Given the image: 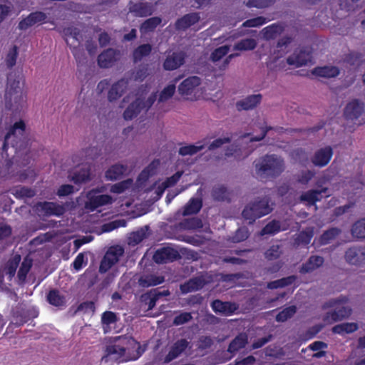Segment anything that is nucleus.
Masks as SVG:
<instances>
[{
	"label": "nucleus",
	"instance_id": "obj_1",
	"mask_svg": "<svg viewBox=\"0 0 365 365\" xmlns=\"http://www.w3.org/2000/svg\"><path fill=\"white\" fill-rule=\"evenodd\" d=\"M255 172L262 180L274 178L285 169L284 159L277 155H265L254 162Z\"/></svg>",
	"mask_w": 365,
	"mask_h": 365
},
{
	"label": "nucleus",
	"instance_id": "obj_2",
	"mask_svg": "<svg viewBox=\"0 0 365 365\" xmlns=\"http://www.w3.org/2000/svg\"><path fill=\"white\" fill-rule=\"evenodd\" d=\"M21 151L26 148L28 139L26 135V124L20 120L11 125L7 131L2 145L3 152H7L9 145Z\"/></svg>",
	"mask_w": 365,
	"mask_h": 365
},
{
	"label": "nucleus",
	"instance_id": "obj_3",
	"mask_svg": "<svg viewBox=\"0 0 365 365\" xmlns=\"http://www.w3.org/2000/svg\"><path fill=\"white\" fill-rule=\"evenodd\" d=\"M6 106L9 108L19 106L24 101V96L20 86V75L11 72L7 76L5 91Z\"/></svg>",
	"mask_w": 365,
	"mask_h": 365
},
{
	"label": "nucleus",
	"instance_id": "obj_4",
	"mask_svg": "<svg viewBox=\"0 0 365 365\" xmlns=\"http://www.w3.org/2000/svg\"><path fill=\"white\" fill-rule=\"evenodd\" d=\"M272 208L269 205V198L264 197L255 200L246 205L242 210V215L249 224H252L257 219L269 214Z\"/></svg>",
	"mask_w": 365,
	"mask_h": 365
},
{
	"label": "nucleus",
	"instance_id": "obj_5",
	"mask_svg": "<svg viewBox=\"0 0 365 365\" xmlns=\"http://www.w3.org/2000/svg\"><path fill=\"white\" fill-rule=\"evenodd\" d=\"M101 192V190L99 188H94L86 193L87 200L84 205L86 210L93 212L100 207L113 202V198L110 195L107 194L98 195Z\"/></svg>",
	"mask_w": 365,
	"mask_h": 365
},
{
	"label": "nucleus",
	"instance_id": "obj_6",
	"mask_svg": "<svg viewBox=\"0 0 365 365\" xmlns=\"http://www.w3.org/2000/svg\"><path fill=\"white\" fill-rule=\"evenodd\" d=\"M341 303V300L337 299H331L327 302L324 307H335L332 312H327L324 317V320L327 321L329 319L333 322L341 321L344 319L348 318L351 314V309L349 307H339L338 305Z\"/></svg>",
	"mask_w": 365,
	"mask_h": 365
},
{
	"label": "nucleus",
	"instance_id": "obj_7",
	"mask_svg": "<svg viewBox=\"0 0 365 365\" xmlns=\"http://www.w3.org/2000/svg\"><path fill=\"white\" fill-rule=\"evenodd\" d=\"M37 210L43 216L61 217L66 212L64 205H60L54 202H39L36 204Z\"/></svg>",
	"mask_w": 365,
	"mask_h": 365
},
{
	"label": "nucleus",
	"instance_id": "obj_8",
	"mask_svg": "<svg viewBox=\"0 0 365 365\" xmlns=\"http://www.w3.org/2000/svg\"><path fill=\"white\" fill-rule=\"evenodd\" d=\"M312 53L309 48H302L294 51L292 55L287 58L289 65L300 67L312 61Z\"/></svg>",
	"mask_w": 365,
	"mask_h": 365
},
{
	"label": "nucleus",
	"instance_id": "obj_9",
	"mask_svg": "<svg viewBox=\"0 0 365 365\" xmlns=\"http://www.w3.org/2000/svg\"><path fill=\"white\" fill-rule=\"evenodd\" d=\"M334 152L331 146L327 145L315 151L311 158L312 164L318 168L327 166L333 156Z\"/></svg>",
	"mask_w": 365,
	"mask_h": 365
},
{
	"label": "nucleus",
	"instance_id": "obj_10",
	"mask_svg": "<svg viewBox=\"0 0 365 365\" xmlns=\"http://www.w3.org/2000/svg\"><path fill=\"white\" fill-rule=\"evenodd\" d=\"M364 112V104L358 99L349 102L344 108V116L347 120H356Z\"/></svg>",
	"mask_w": 365,
	"mask_h": 365
},
{
	"label": "nucleus",
	"instance_id": "obj_11",
	"mask_svg": "<svg viewBox=\"0 0 365 365\" xmlns=\"http://www.w3.org/2000/svg\"><path fill=\"white\" fill-rule=\"evenodd\" d=\"M345 260L352 265H361L365 262V247L352 246L347 249L344 255Z\"/></svg>",
	"mask_w": 365,
	"mask_h": 365
},
{
	"label": "nucleus",
	"instance_id": "obj_12",
	"mask_svg": "<svg viewBox=\"0 0 365 365\" xmlns=\"http://www.w3.org/2000/svg\"><path fill=\"white\" fill-rule=\"evenodd\" d=\"M185 53L183 51H174L168 54L163 66L166 71H173L180 68L184 64Z\"/></svg>",
	"mask_w": 365,
	"mask_h": 365
},
{
	"label": "nucleus",
	"instance_id": "obj_13",
	"mask_svg": "<svg viewBox=\"0 0 365 365\" xmlns=\"http://www.w3.org/2000/svg\"><path fill=\"white\" fill-rule=\"evenodd\" d=\"M211 307L216 314L231 316L238 309L239 306L235 302H222L220 299H215L211 303Z\"/></svg>",
	"mask_w": 365,
	"mask_h": 365
},
{
	"label": "nucleus",
	"instance_id": "obj_14",
	"mask_svg": "<svg viewBox=\"0 0 365 365\" xmlns=\"http://www.w3.org/2000/svg\"><path fill=\"white\" fill-rule=\"evenodd\" d=\"M179 257L177 250L170 247H163L155 251L153 259L158 264H163L167 262H173Z\"/></svg>",
	"mask_w": 365,
	"mask_h": 365
},
{
	"label": "nucleus",
	"instance_id": "obj_15",
	"mask_svg": "<svg viewBox=\"0 0 365 365\" xmlns=\"http://www.w3.org/2000/svg\"><path fill=\"white\" fill-rule=\"evenodd\" d=\"M200 19V14L197 12H192L185 14L181 18L176 20L175 28L178 31H185L190 26L197 24Z\"/></svg>",
	"mask_w": 365,
	"mask_h": 365
},
{
	"label": "nucleus",
	"instance_id": "obj_16",
	"mask_svg": "<svg viewBox=\"0 0 365 365\" xmlns=\"http://www.w3.org/2000/svg\"><path fill=\"white\" fill-rule=\"evenodd\" d=\"M119 52L113 48H108L98 56V64L101 68H110L118 59Z\"/></svg>",
	"mask_w": 365,
	"mask_h": 365
},
{
	"label": "nucleus",
	"instance_id": "obj_17",
	"mask_svg": "<svg viewBox=\"0 0 365 365\" xmlns=\"http://www.w3.org/2000/svg\"><path fill=\"white\" fill-rule=\"evenodd\" d=\"M248 344V335L242 332L238 334L229 344L227 351L234 356Z\"/></svg>",
	"mask_w": 365,
	"mask_h": 365
},
{
	"label": "nucleus",
	"instance_id": "obj_18",
	"mask_svg": "<svg viewBox=\"0 0 365 365\" xmlns=\"http://www.w3.org/2000/svg\"><path fill=\"white\" fill-rule=\"evenodd\" d=\"M129 81L121 78L112 85L108 93V99L110 102L115 101L120 98L126 91Z\"/></svg>",
	"mask_w": 365,
	"mask_h": 365
},
{
	"label": "nucleus",
	"instance_id": "obj_19",
	"mask_svg": "<svg viewBox=\"0 0 365 365\" xmlns=\"http://www.w3.org/2000/svg\"><path fill=\"white\" fill-rule=\"evenodd\" d=\"M189 342L185 339L176 341L165 356V362L169 363L178 358L187 348Z\"/></svg>",
	"mask_w": 365,
	"mask_h": 365
},
{
	"label": "nucleus",
	"instance_id": "obj_20",
	"mask_svg": "<svg viewBox=\"0 0 365 365\" xmlns=\"http://www.w3.org/2000/svg\"><path fill=\"white\" fill-rule=\"evenodd\" d=\"M201 83L200 78L190 76L182 81L178 86V92L181 96H188L192 93L195 88Z\"/></svg>",
	"mask_w": 365,
	"mask_h": 365
},
{
	"label": "nucleus",
	"instance_id": "obj_21",
	"mask_svg": "<svg viewBox=\"0 0 365 365\" xmlns=\"http://www.w3.org/2000/svg\"><path fill=\"white\" fill-rule=\"evenodd\" d=\"M261 94L248 96L245 98L236 103V108L238 110H248L255 108L262 101Z\"/></svg>",
	"mask_w": 365,
	"mask_h": 365
},
{
	"label": "nucleus",
	"instance_id": "obj_22",
	"mask_svg": "<svg viewBox=\"0 0 365 365\" xmlns=\"http://www.w3.org/2000/svg\"><path fill=\"white\" fill-rule=\"evenodd\" d=\"M327 190V187H323L320 190H309L302 193L299 197V200L301 202H307V205H314L317 202L322 200L321 195L322 193H326Z\"/></svg>",
	"mask_w": 365,
	"mask_h": 365
},
{
	"label": "nucleus",
	"instance_id": "obj_23",
	"mask_svg": "<svg viewBox=\"0 0 365 365\" xmlns=\"http://www.w3.org/2000/svg\"><path fill=\"white\" fill-rule=\"evenodd\" d=\"M324 262V259L322 257L319 255H312L305 263L302 264L300 267L299 272L301 274L310 273L322 266Z\"/></svg>",
	"mask_w": 365,
	"mask_h": 365
},
{
	"label": "nucleus",
	"instance_id": "obj_24",
	"mask_svg": "<svg viewBox=\"0 0 365 365\" xmlns=\"http://www.w3.org/2000/svg\"><path fill=\"white\" fill-rule=\"evenodd\" d=\"M144 102L143 99L136 98L124 110L123 118L125 120H132L135 118L144 108Z\"/></svg>",
	"mask_w": 365,
	"mask_h": 365
},
{
	"label": "nucleus",
	"instance_id": "obj_25",
	"mask_svg": "<svg viewBox=\"0 0 365 365\" xmlns=\"http://www.w3.org/2000/svg\"><path fill=\"white\" fill-rule=\"evenodd\" d=\"M340 70L335 66H318L313 69L312 74L317 76L330 78L338 76Z\"/></svg>",
	"mask_w": 365,
	"mask_h": 365
},
{
	"label": "nucleus",
	"instance_id": "obj_26",
	"mask_svg": "<svg viewBox=\"0 0 365 365\" xmlns=\"http://www.w3.org/2000/svg\"><path fill=\"white\" fill-rule=\"evenodd\" d=\"M165 282L163 276H159L154 274H143L138 279V284L144 288L160 284Z\"/></svg>",
	"mask_w": 365,
	"mask_h": 365
},
{
	"label": "nucleus",
	"instance_id": "obj_27",
	"mask_svg": "<svg viewBox=\"0 0 365 365\" xmlns=\"http://www.w3.org/2000/svg\"><path fill=\"white\" fill-rule=\"evenodd\" d=\"M21 259V258L19 255H15L6 262L4 269V272L7 277L8 280L11 281L14 277Z\"/></svg>",
	"mask_w": 365,
	"mask_h": 365
},
{
	"label": "nucleus",
	"instance_id": "obj_28",
	"mask_svg": "<svg viewBox=\"0 0 365 365\" xmlns=\"http://www.w3.org/2000/svg\"><path fill=\"white\" fill-rule=\"evenodd\" d=\"M47 302L54 307H63L66 305V299L63 294L56 289H51L46 295Z\"/></svg>",
	"mask_w": 365,
	"mask_h": 365
},
{
	"label": "nucleus",
	"instance_id": "obj_29",
	"mask_svg": "<svg viewBox=\"0 0 365 365\" xmlns=\"http://www.w3.org/2000/svg\"><path fill=\"white\" fill-rule=\"evenodd\" d=\"M202 207V200L200 198H191L185 205L182 215L188 216L195 215L200 212Z\"/></svg>",
	"mask_w": 365,
	"mask_h": 365
},
{
	"label": "nucleus",
	"instance_id": "obj_30",
	"mask_svg": "<svg viewBox=\"0 0 365 365\" xmlns=\"http://www.w3.org/2000/svg\"><path fill=\"white\" fill-rule=\"evenodd\" d=\"M202 287V280L198 277H194L180 284V289L182 293L187 294L193 291H197Z\"/></svg>",
	"mask_w": 365,
	"mask_h": 365
},
{
	"label": "nucleus",
	"instance_id": "obj_31",
	"mask_svg": "<svg viewBox=\"0 0 365 365\" xmlns=\"http://www.w3.org/2000/svg\"><path fill=\"white\" fill-rule=\"evenodd\" d=\"M314 236V228L307 227L305 230L299 232L294 238V245L297 246L308 245Z\"/></svg>",
	"mask_w": 365,
	"mask_h": 365
},
{
	"label": "nucleus",
	"instance_id": "obj_32",
	"mask_svg": "<svg viewBox=\"0 0 365 365\" xmlns=\"http://www.w3.org/2000/svg\"><path fill=\"white\" fill-rule=\"evenodd\" d=\"M152 51V46L144 43L138 46L133 51V61L135 63L140 62L143 58L148 56Z\"/></svg>",
	"mask_w": 365,
	"mask_h": 365
},
{
	"label": "nucleus",
	"instance_id": "obj_33",
	"mask_svg": "<svg viewBox=\"0 0 365 365\" xmlns=\"http://www.w3.org/2000/svg\"><path fill=\"white\" fill-rule=\"evenodd\" d=\"M359 326L355 322H345L335 325L332 327L331 331L334 334L342 335L344 334H351L357 331Z\"/></svg>",
	"mask_w": 365,
	"mask_h": 365
},
{
	"label": "nucleus",
	"instance_id": "obj_34",
	"mask_svg": "<svg viewBox=\"0 0 365 365\" xmlns=\"http://www.w3.org/2000/svg\"><path fill=\"white\" fill-rule=\"evenodd\" d=\"M32 267V260L27 258L24 259L21 262L19 269L17 273L18 284L22 286L26 282V279L28 273Z\"/></svg>",
	"mask_w": 365,
	"mask_h": 365
},
{
	"label": "nucleus",
	"instance_id": "obj_35",
	"mask_svg": "<svg viewBox=\"0 0 365 365\" xmlns=\"http://www.w3.org/2000/svg\"><path fill=\"white\" fill-rule=\"evenodd\" d=\"M126 170L127 167L125 165L115 164L106 172V178L110 180H118L124 174Z\"/></svg>",
	"mask_w": 365,
	"mask_h": 365
},
{
	"label": "nucleus",
	"instance_id": "obj_36",
	"mask_svg": "<svg viewBox=\"0 0 365 365\" xmlns=\"http://www.w3.org/2000/svg\"><path fill=\"white\" fill-rule=\"evenodd\" d=\"M129 11L135 16L144 17L151 14L150 7L145 3L130 4Z\"/></svg>",
	"mask_w": 365,
	"mask_h": 365
},
{
	"label": "nucleus",
	"instance_id": "obj_37",
	"mask_svg": "<svg viewBox=\"0 0 365 365\" xmlns=\"http://www.w3.org/2000/svg\"><path fill=\"white\" fill-rule=\"evenodd\" d=\"M341 230L337 227H331L324 231L319 239L321 245H326L334 240L340 233Z\"/></svg>",
	"mask_w": 365,
	"mask_h": 365
},
{
	"label": "nucleus",
	"instance_id": "obj_38",
	"mask_svg": "<svg viewBox=\"0 0 365 365\" xmlns=\"http://www.w3.org/2000/svg\"><path fill=\"white\" fill-rule=\"evenodd\" d=\"M283 31V27L277 24H272L262 29V34L266 40L274 39Z\"/></svg>",
	"mask_w": 365,
	"mask_h": 365
},
{
	"label": "nucleus",
	"instance_id": "obj_39",
	"mask_svg": "<svg viewBox=\"0 0 365 365\" xmlns=\"http://www.w3.org/2000/svg\"><path fill=\"white\" fill-rule=\"evenodd\" d=\"M123 253L124 249L122 247L113 246L108 249L104 257H106L108 260L113 262V264H116Z\"/></svg>",
	"mask_w": 365,
	"mask_h": 365
},
{
	"label": "nucleus",
	"instance_id": "obj_40",
	"mask_svg": "<svg viewBox=\"0 0 365 365\" xmlns=\"http://www.w3.org/2000/svg\"><path fill=\"white\" fill-rule=\"evenodd\" d=\"M72 181L75 184H81L91 180V170L89 168H81L75 172L72 176Z\"/></svg>",
	"mask_w": 365,
	"mask_h": 365
},
{
	"label": "nucleus",
	"instance_id": "obj_41",
	"mask_svg": "<svg viewBox=\"0 0 365 365\" xmlns=\"http://www.w3.org/2000/svg\"><path fill=\"white\" fill-rule=\"evenodd\" d=\"M205 145L197 142V145H187L180 148L178 153L182 156L192 155L202 150Z\"/></svg>",
	"mask_w": 365,
	"mask_h": 365
},
{
	"label": "nucleus",
	"instance_id": "obj_42",
	"mask_svg": "<svg viewBox=\"0 0 365 365\" xmlns=\"http://www.w3.org/2000/svg\"><path fill=\"white\" fill-rule=\"evenodd\" d=\"M157 301L158 299L153 289L140 296V302L142 304L147 306L148 310L153 309L155 307Z\"/></svg>",
	"mask_w": 365,
	"mask_h": 365
},
{
	"label": "nucleus",
	"instance_id": "obj_43",
	"mask_svg": "<svg viewBox=\"0 0 365 365\" xmlns=\"http://www.w3.org/2000/svg\"><path fill=\"white\" fill-rule=\"evenodd\" d=\"M212 195L216 201L223 202L229 200V192L227 187L224 185L215 187L212 189Z\"/></svg>",
	"mask_w": 365,
	"mask_h": 365
},
{
	"label": "nucleus",
	"instance_id": "obj_44",
	"mask_svg": "<svg viewBox=\"0 0 365 365\" xmlns=\"http://www.w3.org/2000/svg\"><path fill=\"white\" fill-rule=\"evenodd\" d=\"M257 42L254 38H244L234 46L237 51H251L256 48Z\"/></svg>",
	"mask_w": 365,
	"mask_h": 365
},
{
	"label": "nucleus",
	"instance_id": "obj_45",
	"mask_svg": "<svg viewBox=\"0 0 365 365\" xmlns=\"http://www.w3.org/2000/svg\"><path fill=\"white\" fill-rule=\"evenodd\" d=\"M351 234L358 239H365V218L356 221L352 225Z\"/></svg>",
	"mask_w": 365,
	"mask_h": 365
},
{
	"label": "nucleus",
	"instance_id": "obj_46",
	"mask_svg": "<svg viewBox=\"0 0 365 365\" xmlns=\"http://www.w3.org/2000/svg\"><path fill=\"white\" fill-rule=\"evenodd\" d=\"M162 21L161 18L155 16L145 20L140 26V30L143 32L154 31Z\"/></svg>",
	"mask_w": 365,
	"mask_h": 365
},
{
	"label": "nucleus",
	"instance_id": "obj_47",
	"mask_svg": "<svg viewBox=\"0 0 365 365\" xmlns=\"http://www.w3.org/2000/svg\"><path fill=\"white\" fill-rule=\"evenodd\" d=\"M178 78H175L174 80V83L168 85L165 87L163 91L160 92L159 95L158 101L159 102H165L173 97L175 92V83H177Z\"/></svg>",
	"mask_w": 365,
	"mask_h": 365
},
{
	"label": "nucleus",
	"instance_id": "obj_48",
	"mask_svg": "<svg viewBox=\"0 0 365 365\" xmlns=\"http://www.w3.org/2000/svg\"><path fill=\"white\" fill-rule=\"evenodd\" d=\"M297 312V307L294 305L289 306L283 309L276 316V321L279 322H286L292 317Z\"/></svg>",
	"mask_w": 365,
	"mask_h": 365
},
{
	"label": "nucleus",
	"instance_id": "obj_49",
	"mask_svg": "<svg viewBox=\"0 0 365 365\" xmlns=\"http://www.w3.org/2000/svg\"><path fill=\"white\" fill-rule=\"evenodd\" d=\"M281 230V225L279 221L273 220L268 222L262 230L261 235H274Z\"/></svg>",
	"mask_w": 365,
	"mask_h": 365
},
{
	"label": "nucleus",
	"instance_id": "obj_50",
	"mask_svg": "<svg viewBox=\"0 0 365 365\" xmlns=\"http://www.w3.org/2000/svg\"><path fill=\"white\" fill-rule=\"evenodd\" d=\"M230 51V46L224 45L215 48L210 55V60L212 62H217L225 56Z\"/></svg>",
	"mask_w": 365,
	"mask_h": 365
},
{
	"label": "nucleus",
	"instance_id": "obj_51",
	"mask_svg": "<svg viewBox=\"0 0 365 365\" xmlns=\"http://www.w3.org/2000/svg\"><path fill=\"white\" fill-rule=\"evenodd\" d=\"M133 180L127 179L113 185L110 187V192L115 194H121L128 190L132 185Z\"/></svg>",
	"mask_w": 365,
	"mask_h": 365
},
{
	"label": "nucleus",
	"instance_id": "obj_52",
	"mask_svg": "<svg viewBox=\"0 0 365 365\" xmlns=\"http://www.w3.org/2000/svg\"><path fill=\"white\" fill-rule=\"evenodd\" d=\"M18 46L14 45L8 52L6 56V64L9 68H12L16 63L18 57Z\"/></svg>",
	"mask_w": 365,
	"mask_h": 365
},
{
	"label": "nucleus",
	"instance_id": "obj_53",
	"mask_svg": "<svg viewBox=\"0 0 365 365\" xmlns=\"http://www.w3.org/2000/svg\"><path fill=\"white\" fill-rule=\"evenodd\" d=\"M181 175V172L175 173L174 175L168 178L165 181H163L159 186V188H160L163 191L168 187L174 186L179 181Z\"/></svg>",
	"mask_w": 365,
	"mask_h": 365
},
{
	"label": "nucleus",
	"instance_id": "obj_54",
	"mask_svg": "<svg viewBox=\"0 0 365 365\" xmlns=\"http://www.w3.org/2000/svg\"><path fill=\"white\" fill-rule=\"evenodd\" d=\"M269 20L264 16H257L246 20L242 24L243 27H259L265 24Z\"/></svg>",
	"mask_w": 365,
	"mask_h": 365
},
{
	"label": "nucleus",
	"instance_id": "obj_55",
	"mask_svg": "<svg viewBox=\"0 0 365 365\" xmlns=\"http://www.w3.org/2000/svg\"><path fill=\"white\" fill-rule=\"evenodd\" d=\"M192 319V316L190 312H183L174 317L173 324L175 326H180L190 322Z\"/></svg>",
	"mask_w": 365,
	"mask_h": 365
},
{
	"label": "nucleus",
	"instance_id": "obj_56",
	"mask_svg": "<svg viewBox=\"0 0 365 365\" xmlns=\"http://www.w3.org/2000/svg\"><path fill=\"white\" fill-rule=\"evenodd\" d=\"M31 24L34 26L36 24H42L45 22L47 16L45 13L42 11H34L31 13L26 16Z\"/></svg>",
	"mask_w": 365,
	"mask_h": 365
},
{
	"label": "nucleus",
	"instance_id": "obj_57",
	"mask_svg": "<svg viewBox=\"0 0 365 365\" xmlns=\"http://www.w3.org/2000/svg\"><path fill=\"white\" fill-rule=\"evenodd\" d=\"M118 319L116 314L111 311L104 312L101 317L102 324L107 326L116 323Z\"/></svg>",
	"mask_w": 365,
	"mask_h": 365
},
{
	"label": "nucleus",
	"instance_id": "obj_58",
	"mask_svg": "<svg viewBox=\"0 0 365 365\" xmlns=\"http://www.w3.org/2000/svg\"><path fill=\"white\" fill-rule=\"evenodd\" d=\"M276 0H248L247 6L248 7H255L258 9L267 8L275 2Z\"/></svg>",
	"mask_w": 365,
	"mask_h": 365
},
{
	"label": "nucleus",
	"instance_id": "obj_59",
	"mask_svg": "<svg viewBox=\"0 0 365 365\" xmlns=\"http://www.w3.org/2000/svg\"><path fill=\"white\" fill-rule=\"evenodd\" d=\"M280 255V247L278 245L271 246L264 253L265 258L268 260L276 259Z\"/></svg>",
	"mask_w": 365,
	"mask_h": 365
},
{
	"label": "nucleus",
	"instance_id": "obj_60",
	"mask_svg": "<svg viewBox=\"0 0 365 365\" xmlns=\"http://www.w3.org/2000/svg\"><path fill=\"white\" fill-rule=\"evenodd\" d=\"M315 173L314 171L307 170H303L299 175L297 181L302 185H307L314 178Z\"/></svg>",
	"mask_w": 365,
	"mask_h": 365
},
{
	"label": "nucleus",
	"instance_id": "obj_61",
	"mask_svg": "<svg viewBox=\"0 0 365 365\" xmlns=\"http://www.w3.org/2000/svg\"><path fill=\"white\" fill-rule=\"evenodd\" d=\"M126 222L124 220H117L103 225V230L104 232H110L119 227L125 226Z\"/></svg>",
	"mask_w": 365,
	"mask_h": 365
},
{
	"label": "nucleus",
	"instance_id": "obj_62",
	"mask_svg": "<svg viewBox=\"0 0 365 365\" xmlns=\"http://www.w3.org/2000/svg\"><path fill=\"white\" fill-rule=\"evenodd\" d=\"M185 227L189 230L199 229L202 227V220L197 217L185 220Z\"/></svg>",
	"mask_w": 365,
	"mask_h": 365
},
{
	"label": "nucleus",
	"instance_id": "obj_63",
	"mask_svg": "<svg viewBox=\"0 0 365 365\" xmlns=\"http://www.w3.org/2000/svg\"><path fill=\"white\" fill-rule=\"evenodd\" d=\"M87 259H85L83 253H79L73 262V267L76 271L81 270L84 266L87 264Z\"/></svg>",
	"mask_w": 365,
	"mask_h": 365
},
{
	"label": "nucleus",
	"instance_id": "obj_64",
	"mask_svg": "<svg viewBox=\"0 0 365 365\" xmlns=\"http://www.w3.org/2000/svg\"><path fill=\"white\" fill-rule=\"evenodd\" d=\"M292 157L297 161H299L302 164L307 160L306 152L304 149L299 148L294 150L292 152Z\"/></svg>",
	"mask_w": 365,
	"mask_h": 365
}]
</instances>
